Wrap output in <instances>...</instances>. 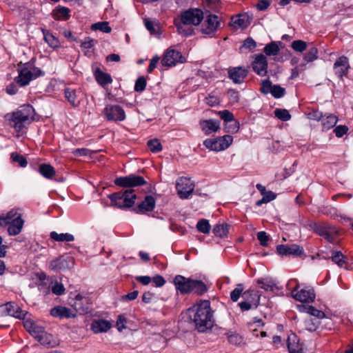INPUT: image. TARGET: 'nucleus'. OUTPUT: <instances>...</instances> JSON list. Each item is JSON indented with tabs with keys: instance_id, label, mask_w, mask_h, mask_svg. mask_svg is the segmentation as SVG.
Returning <instances> with one entry per match:
<instances>
[{
	"instance_id": "obj_24",
	"label": "nucleus",
	"mask_w": 353,
	"mask_h": 353,
	"mask_svg": "<svg viewBox=\"0 0 353 353\" xmlns=\"http://www.w3.org/2000/svg\"><path fill=\"white\" fill-rule=\"evenodd\" d=\"M228 74L234 83H241L246 77L248 72L243 67H235L228 70Z\"/></svg>"
},
{
	"instance_id": "obj_45",
	"label": "nucleus",
	"mask_w": 353,
	"mask_h": 353,
	"mask_svg": "<svg viewBox=\"0 0 353 353\" xmlns=\"http://www.w3.org/2000/svg\"><path fill=\"white\" fill-rule=\"evenodd\" d=\"M191 292L201 295L207 291L206 285L201 281L193 280Z\"/></svg>"
},
{
	"instance_id": "obj_34",
	"label": "nucleus",
	"mask_w": 353,
	"mask_h": 353,
	"mask_svg": "<svg viewBox=\"0 0 353 353\" xmlns=\"http://www.w3.org/2000/svg\"><path fill=\"white\" fill-rule=\"evenodd\" d=\"M24 221L21 219L14 220V221L8 224V232L11 236H15L19 234L23 228Z\"/></svg>"
},
{
	"instance_id": "obj_61",
	"label": "nucleus",
	"mask_w": 353,
	"mask_h": 353,
	"mask_svg": "<svg viewBox=\"0 0 353 353\" xmlns=\"http://www.w3.org/2000/svg\"><path fill=\"white\" fill-rule=\"evenodd\" d=\"M273 85L272 82L269 79H265L262 81L261 87L260 90L262 93L267 94L271 93Z\"/></svg>"
},
{
	"instance_id": "obj_57",
	"label": "nucleus",
	"mask_w": 353,
	"mask_h": 353,
	"mask_svg": "<svg viewBox=\"0 0 353 353\" xmlns=\"http://www.w3.org/2000/svg\"><path fill=\"white\" fill-rule=\"evenodd\" d=\"M205 6L214 11H218L221 8L220 0H203Z\"/></svg>"
},
{
	"instance_id": "obj_55",
	"label": "nucleus",
	"mask_w": 353,
	"mask_h": 353,
	"mask_svg": "<svg viewBox=\"0 0 353 353\" xmlns=\"http://www.w3.org/2000/svg\"><path fill=\"white\" fill-rule=\"evenodd\" d=\"M10 157L12 160L14 162L18 163L21 167L25 168L27 166L28 162L26 159L23 156L20 155L16 152H12Z\"/></svg>"
},
{
	"instance_id": "obj_47",
	"label": "nucleus",
	"mask_w": 353,
	"mask_h": 353,
	"mask_svg": "<svg viewBox=\"0 0 353 353\" xmlns=\"http://www.w3.org/2000/svg\"><path fill=\"white\" fill-rule=\"evenodd\" d=\"M261 288L265 291H274L276 288L275 283L270 279H261L257 281Z\"/></svg>"
},
{
	"instance_id": "obj_60",
	"label": "nucleus",
	"mask_w": 353,
	"mask_h": 353,
	"mask_svg": "<svg viewBox=\"0 0 353 353\" xmlns=\"http://www.w3.org/2000/svg\"><path fill=\"white\" fill-rule=\"evenodd\" d=\"M218 114L223 119L225 123L232 121L234 119V114L230 112L229 110H225L222 111H219Z\"/></svg>"
},
{
	"instance_id": "obj_3",
	"label": "nucleus",
	"mask_w": 353,
	"mask_h": 353,
	"mask_svg": "<svg viewBox=\"0 0 353 353\" xmlns=\"http://www.w3.org/2000/svg\"><path fill=\"white\" fill-rule=\"evenodd\" d=\"M203 19V13L200 9H190L181 14V19L183 24L175 22L178 32L184 36L190 35L192 30H185L184 26L185 25H199Z\"/></svg>"
},
{
	"instance_id": "obj_19",
	"label": "nucleus",
	"mask_w": 353,
	"mask_h": 353,
	"mask_svg": "<svg viewBox=\"0 0 353 353\" xmlns=\"http://www.w3.org/2000/svg\"><path fill=\"white\" fill-rule=\"evenodd\" d=\"M253 70L259 76L264 77L268 72V61L266 57L263 54L256 55L252 62Z\"/></svg>"
},
{
	"instance_id": "obj_39",
	"label": "nucleus",
	"mask_w": 353,
	"mask_h": 353,
	"mask_svg": "<svg viewBox=\"0 0 353 353\" xmlns=\"http://www.w3.org/2000/svg\"><path fill=\"white\" fill-rule=\"evenodd\" d=\"M43 39L50 47L57 48L60 46L59 40L55 37L50 31L42 30Z\"/></svg>"
},
{
	"instance_id": "obj_56",
	"label": "nucleus",
	"mask_w": 353,
	"mask_h": 353,
	"mask_svg": "<svg viewBox=\"0 0 353 353\" xmlns=\"http://www.w3.org/2000/svg\"><path fill=\"white\" fill-rule=\"evenodd\" d=\"M243 285L239 283L237 285L236 288L233 290L230 293V299L232 301L236 302L239 300L242 292L243 290Z\"/></svg>"
},
{
	"instance_id": "obj_16",
	"label": "nucleus",
	"mask_w": 353,
	"mask_h": 353,
	"mask_svg": "<svg viewBox=\"0 0 353 353\" xmlns=\"http://www.w3.org/2000/svg\"><path fill=\"white\" fill-rule=\"evenodd\" d=\"M276 252L281 256L292 255L297 257L304 254V249L297 244L279 245L276 247Z\"/></svg>"
},
{
	"instance_id": "obj_50",
	"label": "nucleus",
	"mask_w": 353,
	"mask_h": 353,
	"mask_svg": "<svg viewBox=\"0 0 353 353\" xmlns=\"http://www.w3.org/2000/svg\"><path fill=\"white\" fill-rule=\"evenodd\" d=\"M291 48L296 52H303L307 48V45L303 40H295L292 43Z\"/></svg>"
},
{
	"instance_id": "obj_29",
	"label": "nucleus",
	"mask_w": 353,
	"mask_h": 353,
	"mask_svg": "<svg viewBox=\"0 0 353 353\" xmlns=\"http://www.w3.org/2000/svg\"><path fill=\"white\" fill-rule=\"evenodd\" d=\"M219 122L214 119L203 120L200 122L201 130L205 134L216 132L219 129Z\"/></svg>"
},
{
	"instance_id": "obj_35",
	"label": "nucleus",
	"mask_w": 353,
	"mask_h": 353,
	"mask_svg": "<svg viewBox=\"0 0 353 353\" xmlns=\"http://www.w3.org/2000/svg\"><path fill=\"white\" fill-rule=\"evenodd\" d=\"M94 76L97 83L103 87L110 84L112 82L111 76L109 74L103 72L100 70H96Z\"/></svg>"
},
{
	"instance_id": "obj_43",
	"label": "nucleus",
	"mask_w": 353,
	"mask_h": 353,
	"mask_svg": "<svg viewBox=\"0 0 353 353\" xmlns=\"http://www.w3.org/2000/svg\"><path fill=\"white\" fill-rule=\"evenodd\" d=\"M20 319H22V323L26 331H35L34 330L37 327L36 322L27 312L26 314L22 316Z\"/></svg>"
},
{
	"instance_id": "obj_64",
	"label": "nucleus",
	"mask_w": 353,
	"mask_h": 353,
	"mask_svg": "<svg viewBox=\"0 0 353 353\" xmlns=\"http://www.w3.org/2000/svg\"><path fill=\"white\" fill-rule=\"evenodd\" d=\"M334 132L335 135H336V137L341 138L344 134L347 133L348 128H347V126H346L345 125H337L334 128Z\"/></svg>"
},
{
	"instance_id": "obj_40",
	"label": "nucleus",
	"mask_w": 353,
	"mask_h": 353,
	"mask_svg": "<svg viewBox=\"0 0 353 353\" xmlns=\"http://www.w3.org/2000/svg\"><path fill=\"white\" fill-rule=\"evenodd\" d=\"M39 173L45 178L50 179L55 175L54 168L50 164L43 163L39 167Z\"/></svg>"
},
{
	"instance_id": "obj_22",
	"label": "nucleus",
	"mask_w": 353,
	"mask_h": 353,
	"mask_svg": "<svg viewBox=\"0 0 353 353\" xmlns=\"http://www.w3.org/2000/svg\"><path fill=\"white\" fill-rule=\"evenodd\" d=\"M64 95L68 103L74 108H77L82 100L83 93L71 88H66L64 90Z\"/></svg>"
},
{
	"instance_id": "obj_15",
	"label": "nucleus",
	"mask_w": 353,
	"mask_h": 353,
	"mask_svg": "<svg viewBox=\"0 0 353 353\" xmlns=\"http://www.w3.org/2000/svg\"><path fill=\"white\" fill-rule=\"evenodd\" d=\"M31 335L38 340L41 345L47 347H53L59 344V339L57 334L51 332H30Z\"/></svg>"
},
{
	"instance_id": "obj_8",
	"label": "nucleus",
	"mask_w": 353,
	"mask_h": 353,
	"mask_svg": "<svg viewBox=\"0 0 353 353\" xmlns=\"http://www.w3.org/2000/svg\"><path fill=\"white\" fill-rule=\"evenodd\" d=\"M261 294L258 291L254 290H248L243 292V301L239 303L241 310H248L252 307L256 308L260 302Z\"/></svg>"
},
{
	"instance_id": "obj_4",
	"label": "nucleus",
	"mask_w": 353,
	"mask_h": 353,
	"mask_svg": "<svg viewBox=\"0 0 353 353\" xmlns=\"http://www.w3.org/2000/svg\"><path fill=\"white\" fill-rule=\"evenodd\" d=\"M109 198L113 205L119 208H127L134 204L137 196L134 190H129L112 194Z\"/></svg>"
},
{
	"instance_id": "obj_41",
	"label": "nucleus",
	"mask_w": 353,
	"mask_h": 353,
	"mask_svg": "<svg viewBox=\"0 0 353 353\" xmlns=\"http://www.w3.org/2000/svg\"><path fill=\"white\" fill-rule=\"evenodd\" d=\"M303 62L305 65L307 63L312 62L319 58V50L315 46H311L303 54Z\"/></svg>"
},
{
	"instance_id": "obj_44",
	"label": "nucleus",
	"mask_w": 353,
	"mask_h": 353,
	"mask_svg": "<svg viewBox=\"0 0 353 353\" xmlns=\"http://www.w3.org/2000/svg\"><path fill=\"white\" fill-rule=\"evenodd\" d=\"M227 338L232 345H241L245 343L243 337L239 332H228Z\"/></svg>"
},
{
	"instance_id": "obj_13",
	"label": "nucleus",
	"mask_w": 353,
	"mask_h": 353,
	"mask_svg": "<svg viewBox=\"0 0 353 353\" xmlns=\"http://www.w3.org/2000/svg\"><path fill=\"white\" fill-rule=\"evenodd\" d=\"M176 188L179 197L185 199L192 194L194 183L188 178L181 177L176 181Z\"/></svg>"
},
{
	"instance_id": "obj_36",
	"label": "nucleus",
	"mask_w": 353,
	"mask_h": 353,
	"mask_svg": "<svg viewBox=\"0 0 353 353\" xmlns=\"http://www.w3.org/2000/svg\"><path fill=\"white\" fill-rule=\"evenodd\" d=\"M299 309L301 312H306L318 319H323L325 316V313L322 310H318L312 305H299Z\"/></svg>"
},
{
	"instance_id": "obj_49",
	"label": "nucleus",
	"mask_w": 353,
	"mask_h": 353,
	"mask_svg": "<svg viewBox=\"0 0 353 353\" xmlns=\"http://www.w3.org/2000/svg\"><path fill=\"white\" fill-rule=\"evenodd\" d=\"M196 229L204 234H208L210 231L211 226L207 219H201L196 224Z\"/></svg>"
},
{
	"instance_id": "obj_12",
	"label": "nucleus",
	"mask_w": 353,
	"mask_h": 353,
	"mask_svg": "<svg viewBox=\"0 0 353 353\" xmlns=\"http://www.w3.org/2000/svg\"><path fill=\"white\" fill-rule=\"evenodd\" d=\"M102 113L108 121H122L126 118L124 110L118 105H106Z\"/></svg>"
},
{
	"instance_id": "obj_21",
	"label": "nucleus",
	"mask_w": 353,
	"mask_h": 353,
	"mask_svg": "<svg viewBox=\"0 0 353 353\" xmlns=\"http://www.w3.org/2000/svg\"><path fill=\"white\" fill-rule=\"evenodd\" d=\"M334 70L335 74L341 79L344 76H347L350 64L348 59L345 56L340 57L334 63Z\"/></svg>"
},
{
	"instance_id": "obj_5",
	"label": "nucleus",
	"mask_w": 353,
	"mask_h": 353,
	"mask_svg": "<svg viewBox=\"0 0 353 353\" xmlns=\"http://www.w3.org/2000/svg\"><path fill=\"white\" fill-rule=\"evenodd\" d=\"M43 75L44 72L41 69L34 67L32 64L26 63L19 70L16 81L20 85L25 86L32 80Z\"/></svg>"
},
{
	"instance_id": "obj_51",
	"label": "nucleus",
	"mask_w": 353,
	"mask_h": 353,
	"mask_svg": "<svg viewBox=\"0 0 353 353\" xmlns=\"http://www.w3.org/2000/svg\"><path fill=\"white\" fill-rule=\"evenodd\" d=\"M145 28L150 32L152 34H159V27L157 23H154V21L145 19L144 20Z\"/></svg>"
},
{
	"instance_id": "obj_25",
	"label": "nucleus",
	"mask_w": 353,
	"mask_h": 353,
	"mask_svg": "<svg viewBox=\"0 0 353 353\" xmlns=\"http://www.w3.org/2000/svg\"><path fill=\"white\" fill-rule=\"evenodd\" d=\"M2 310L5 311L8 315L14 316L15 318L21 319L22 316L26 314V312L22 310L14 303H7L6 304L1 306Z\"/></svg>"
},
{
	"instance_id": "obj_58",
	"label": "nucleus",
	"mask_w": 353,
	"mask_h": 353,
	"mask_svg": "<svg viewBox=\"0 0 353 353\" xmlns=\"http://www.w3.org/2000/svg\"><path fill=\"white\" fill-rule=\"evenodd\" d=\"M148 146L152 152H159L162 150L161 144L157 139L150 140L148 142Z\"/></svg>"
},
{
	"instance_id": "obj_52",
	"label": "nucleus",
	"mask_w": 353,
	"mask_h": 353,
	"mask_svg": "<svg viewBox=\"0 0 353 353\" xmlns=\"http://www.w3.org/2000/svg\"><path fill=\"white\" fill-rule=\"evenodd\" d=\"M263 198L256 202L258 206L261 205L263 203H267L276 198V194L272 191H267L263 194Z\"/></svg>"
},
{
	"instance_id": "obj_38",
	"label": "nucleus",
	"mask_w": 353,
	"mask_h": 353,
	"mask_svg": "<svg viewBox=\"0 0 353 353\" xmlns=\"http://www.w3.org/2000/svg\"><path fill=\"white\" fill-rule=\"evenodd\" d=\"M50 237L57 242H71L74 240V237L70 233H57L54 231L51 232Z\"/></svg>"
},
{
	"instance_id": "obj_30",
	"label": "nucleus",
	"mask_w": 353,
	"mask_h": 353,
	"mask_svg": "<svg viewBox=\"0 0 353 353\" xmlns=\"http://www.w3.org/2000/svg\"><path fill=\"white\" fill-rule=\"evenodd\" d=\"M155 207V199L152 196H146L145 199L138 205L137 212H151Z\"/></svg>"
},
{
	"instance_id": "obj_6",
	"label": "nucleus",
	"mask_w": 353,
	"mask_h": 353,
	"mask_svg": "<svg viewBox=\"0 0 353 353\" xmlns=\"http://www.w3.org/2000/svg\"><path fill=\"white\" fill-rule=\"evenodd\" d=\"M232 142L233 137L231 135H224L215 139H207L203 145L210 150L219 152L228 148Z\"/></svg>"
},
{
	"instance_id": "obj_2",
	"label": "nucleus",
	"mask_w": 353,
	"mask_h": 353,
	"mask_svg": "<svg viewBox=\"0 0 353 353\" xmlns=\"http://www.w3.org/2000/svg\"><path fill=\"white\" fill-rule=\"evenodd\" d=\"M195 307L194 323L199 330L198 331L212 329L214 325V320L210 301L207 300L202 301Z\"/></svg>"
},
{
	"instance_id": "obj_7",
	"label": "nucleus",
	"mask_w": 353,
	"mask_h": 353,
	"mask_svg": "<svg viewBox=\"0 0 353 353\" xmlns=\"http://www.w3.org/2000/svg\"><path fill=\"white\" fill-rule=\"evenodd\" d=\"M221 22L218 16L208 14L205 17L200 27L201 32L209 37H213L217 32Z\"/></svg>"
},
{
	"instance_id": "obj_17",
	"label": "nucleus",
	"mask_w": 353,
	"mask_h": 353,
	"mask_svg": "<svg viewBox=\"0 0 353 353\" xmlns=\"http://www.w3.org/2000/svg\"><path fill=\"white\" fill-rule=\"evenodd\" d=\"M71 306L79 314H85L90 311V302L88 297L78 294L70 301Z\"/></svg>"
},
{
	"instance_id": "obj_9",
	"label": "nucleus",
	"mask_w": 353,
	"mask_h": 353,
	"mask_svg": "<svg viewBox=\"0 0 353 353\" xmlns=\"http://www.w3.org/2000/svg\"><path fill=\"white\" fill-rule=\"evenodd\" d=\"M299 285L296 284L295 288L292 290V296L297 301L302 303H312L315 300L316 294L312 288L306 287L298 290Z\"/></svg>"
},
{
	"instance_id": "obj_48",
	"label": "nucleus",
	"mask_w": 353,
	"mask_h": 353,
	"mask_svg": "<svg viewBox=\"0 0 353 353\" xmlns=\"http://www.w3.org/2000/svg\"><path fill=\"white\" fill-rule=\"evenodd\" d=\"M92 30H100L105 33H110L112 30L111 27L106 21L98 22L91 26Z\"/></svg>"
},
{
	"instance_id": "obj_31",
	"label": "nucleus",
	"mask_w": 353,
	"mask_h": 353,
	"mask_svg": "<svg viewBox=\"0 0 353 353\" xmlns=\"http://www.w3.org/2000/svg\"><path fill=\"white\" fill-rule=\"evenodd\" d=\"M21 218V214L17 209H12L5 215L0 216V226L7 225L8 223Z\"/></svg>"
},
{
	"instance_id": "obj_37",
	"label": "nucleus",
	"mask_w": 353,
	"mask_h": 353,
	"mask_svg": "<svg viewBox=\"0 0 353 353\" xmlns=\"http://www.w3.org/2000/svg\"><path fill=\"white\" fill-rule=\"evenodd\" d=\"M282 45L281 41L275 42L272 41L265 45L263 48V52L267 56H276L280 51V46Z\"/></svg>"
},
{
	"instance_id": "obj_14",
	"label": "nucleus",
	"mask_w": 353,
	"mask_h": 353,
	"mask_svg": "<svg viewBox=\"0 0 353 353\" xmlns=\"http://www.w3.org/2000/svg\"><path fill=\"white\" fill-rule=\"evenodd\" d=\"M114 183L120 187L132 188L141 186L146 183L143 177L135 174H130L126 176L118 177L114 180Z\"/></svg>"
},
{
	"instance_id": "obj_59",
	"label": "nucleus",
	"mask_w": 353,
	"mask_h": 353,
	"mask_svg": "<svg viewBox=\"0 0 353 353\" xmlns=\"http://www.w3.org/2000/svg\"><path fill=\"white\" fill-rule=\"evenodd\" d=\"M225 128L228 132L235 133L239 129V123L236 120L233 119L232 121L225 124Z\"/></svg>"
},
{
	"instance_id": "obj_42",
	"label": "nucleus",
	"mask_w": 353,
	"mask_h": 353,
	"mask_svg": "<svg viewBox=\"0 0 353 353\" xmlns=\"http://www.w3.org/2000/svg\"><path fill=\"white\" fill-rule=\"evenodd\" d=\"M70 10L65 7H57L53 10V17L56 20H67L70 17Z\"/></svg>"
},
{
	"instance_id": "obj_63",
	"label": "nucleus",
	"mask_w": 353,
	"mask_h": 353,
	"mask_svg": "<svg viewBox=\"0 0 353 353\" xmlns=\"http://www.w3.org/2000/svg\"><path fill=\"white\" fill-rule=\"evenodd\" d=\"M264 322L261 319L253 318L249 323L248 325L250 327H253L252 331H256L258 328H260L264 325Z\"/></svg>"
},
{
	"instance_id": "obj_1",
	"label": "nucleus",
	"mask_w": 353,
	"mask_h": 353,
	"mask_svg": "<svg viewBox=\"0 0 353 353\" xmlns=\"http://www.w3.org/2000/svg\"><path fill=\"white\" fill-rule=\"evenodd\" d=\"M34 110L29 104L21 105L17 110L8 113L5 120L8 125L19 134L23 133L24 130L34 120Z\"/></svg>"
},
{
	"instance_id": "obj_28",
	"label": "nucleus",
	"mask_w": 353,
	"mask_h": 353,
	"mask_svg": "<svg viewBox=\"0 0 353 353\" xmlns=\"http://www.w3.org/2000/svg\"><path fill=\"white\" fill-rule=\"evenodd\" d=\"M316 119L321 121V124L324 130H328L332 128L336 125L339 120L338 117L332 114H329L325 116H323L321 114L319 117L316 116Z\"/></svg>"
},
{
	"instance_id": "obj_11",
	"label": "nucleus",
	"mask_w": 353,
	"mask_h": 353,
	"mask_svg": "<svg viewBox=\"0 0 353 353\" xmlns=\"http://www.w3.org/2000/svg\"><path fill=\"white\" fill-rule=\"evenodd\" d=\"M311 227L317 234L324 237L329 242L334 243L336 241L338 232L328 224L314 223Z\"/></svg>"
},
{
	"instance_id": "obj_33",
	"label": "nucleus",
	"mask_w": 353,
	"mask_h": 353,
	"mask_svg": "<svg viewBox=\"0 0 353 353\" xmlns=\"http://www.w3.org/2000/svg\"><path fill=\"white\" fill-rule=\"evenodd\" d=\"M111 327V323L104 319L94 320L91 323L92 331H108Z\"/></svg>"
},
{
	"instance_id": "obj_23",
	"label": "nucleus",
	"mask_w": 353,
	"mask_h": 353,
	"mask_svg": "<svg viewBox=\"0 0 353 353\" xmlns=\"http://www.w3.org/2000/svg\"><path fill=\"white\" fill-rule=\"evenodd\" d=\"M288 347L290 353H304L302 344L295 332H291L288 336Z\"/></svg>"
},
{
	"instance_id": "obj_27",
	"label": "nucleus",
	"mask_w": 353,
	"mask_h": 353,
	"mask_svg": "<svg viewBox=\"0 0 353 353\" xmlns=\"http://www.w3.org/2000/svg\"><path fill=\"white\" fill-rule=\"evenodd\" d=\"M50 314L54 317L73 318L76 316V313L70 308L63 306L54 307L50 310Z\"/></svg>"
},
{
	"instance_id": "obj_10",
	"label": "nucleus",
	"mask_w": 353,
	"mask_h": 353,
	"mask_svg": "<svg viewBox=\"0 0 353 353\" xmlns=\"http://www.w3.org/2000/svg\"><path fill=\"white\" fill-rule=\"evenodd\" d=\"M186 62V59L179 51L174 49H168L161 59V64L165 67L175 66L177 63Z\"/></svg>"
},
{
	"instance_id": "obj_20",
	"label": "nucleus",
	"mask_w": 353,
	"mask_h": 353,
	"mask_svg": "<svg viewBox=\"0 0 353 353\" xmlns=\"http://www.w3.org/2000/svg\"><path fill=\"white\" fill-rule=\"evenodd\" d=\"M173 282L176 289L181 294H188L191 292L193 279L185 278L181 275H176L174 277Z\"/></svg>"
},
{
	"instance_id": "obj_53",
	"label": "nucleus",
	"mask_w": 353,
	"mask_h": 353,
	"mask_svg": "<svg viewBox=\"0 0 353 353\" xmlns=\"http://www.w3.org/2000/svg\"><path fill=\"white\" fill-rule=\"evenodd\" d=\"M274 114L278 119L284 121H287L291 119L290 114L285 109L277 108L274 110Z\"/></svg>"
},
{
	"instance_id": "obj_18",
	"label": "nucleus",
	"mask_w": 353,
	"mask_h": 353,
	"mask_svg": "<svg viewBox=\"0 0 353 353\" xmlns=\"http://www.w3.org/2000/svg\"><path fill=\"white\" fill-rule=\"evenodd\" d=\"M74 259L72 256H61L50 263V268L52 270L59 271L70 269L74 265Z\"/></svg>"
},
{
	"instance_id": "obj_46",
	"label": "nucleus",
	"mask_w": 353,
	"mask_h": 353,
	"mask_svg": "<svg viewBox=\"0 0 353 353\" xmlns=\"http://www.w3.org/2000/svg\"><path fill=\"white\" fill-rule=\"evenodd\" d=\"M229 230V225L226 223L216 224L213 228V233L219 237H224Z\"/></svg>"
},
{
	"instance_id": "obj_62",
	"label": "nucleus",
	"mask_w": 353,
	"mask_h": 353,
	"mask_svg": "<svg viewBox=\"0 0 353 353\" xmlns=\"http://www.w3.org/2000/svg\"><path fill=\"white\" fill-rule=\"evenodd\" d=\"M285 91V88L281 87L280 85H274L271 92V94L274 98H281L284 95Z\"/></svg>"
},
{
	"instance_id": "obj_54",
	"label": "nucleus",
	"mask_w": 353,
	"mask_h": 353,
	"mask_svg": "<svg viewBox=\"0 0 353 353\" xmlns=\"http://www.w3.org/2000/svg\"><path fill=\"white\" fill-rule=\"evenodd\" d=\"M332 260L339 266H343L345 263V256L341 252L336 251L332 253Z\"/></svg>"
},
{
	"instance_id": "obj_26",
	"label": "nucleus",
	"mask_w": 353,
	"mask_h": 353,
	"mask_svg": "<svg viewBox=\"0 0 353 353\" xmlns=\"http://www.w3.org/2000/svg\"><path fill=\"white\" fill-rule=\"evenodd\" d=\"M231 26L234 28H246L250 23L249 16L245 14H240L231 18Z\"/></svg>"
},
{
	"instance_id": "obj_32",
	"label": "nucleus",
	"mask_w": 353,
	"mask_h": 353,
	"mask_svg": "<svg viewBox=\"0 0 353 353\" xmlns=\"http://www.w3.org/2000/svg\"><path fill=\"white\" fill-rule=\"evenodd\" d=\"M151 340V345L154 348H163L165 346L167 336L161 334V332H152Z\"/></svg>"
}]
</instances>
